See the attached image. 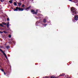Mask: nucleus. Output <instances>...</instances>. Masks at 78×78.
<instances>
[{"label":"nucleus","instance_id":"nucleus-23","mask_svg":"<svg viewBox=\"0 0 78 78\" xmlns=\"http://www.w3.org/2000/svg\"><path fill=\"white\" fill-rule=\"evenodd\" d=\"M72 0H69V1H72Z\"/></svg>","mask_w":78,"mask_h":78},{"label":"nucleus","instance_id":"nucleus-5","mask_svg":"<svg viewBox=\"0 0 78 78\" xmlns=\"http://www.w3.org/2000/svg\"><path fill=\"white\" fill-rule=\"evenodd\" d=\"M74 19L76 20H78V16L76 15L74 17Z\"/></svg>","mask_w":78,"mask_h":78},{"label":"nucleus","instance_id":"nucleus-2","mask_svg":"<svg viewBox=\"0 0 78 78\" xmlns=\"http://www.w3.org/2000/svg\"><path fill=\"white\" fill-rule=\"evenodd\" d=\"M0 51H1L2 52V53L3 55L5 56V57L6 59H8V58H7V56H6V54H5V53L4 52V51H3L2 49H0Z\"/></svg>","mask_w":78,"mask_h":78},{"label":"nucleus","instance_id":"nucleus-7","mask_svg":"<svg viewBox=\"0 0 78 78\" xmlns=\"http://www.w3.org/2000/svg\"><path fill=\"white\" fill-rule=\"evenodd\" d=\"M30 8V7H29L28 8L26 9V10H28V9H29Z\"/></svg>","mask_w":78,"mask_h":78},{"label":"nucleus","instance_id":"nucleus-17","mask_svg":"<svg viewBox=\"0 0 78 78\" xmlns=\"http://www.w3.org/2000/svg\"><path fill=\"white\" fill-rule=\"evenodd\" d=\"M22 7H23V8H24V7H25V5H23L22 6Z\"/></svg>","mask_w":78,"mask_h":78},{"label":"nucleus","instance_id":"nucleus-15","mask_svg":"<svg viewBox=\"0 0 78 78\" xmlns=\"http://www.w3.org/2000/svg\"><path fill=\"white\" fill-rule=\"evenodd\" d=\"M9 37H11V35H9Z\"/></svg>","mask_w":78,"mask_h":78},{"label":"nucleus","instance_id":"nucleus-11","mask_svg":"<svg viewBox=\"0 0 78 78\" xmlns=\"http://www.w3.org/2000/svg\"><path fill=\"white\" fill-rule=\"evenodd\" d=\"M9 3H12V1H9Z\"/></svg>","mask_w":78,"mask_h":78},{"label":"nucleus","instance_id":"nucleus-13","mask_svg":"<svg viewBox=\"0 0 78 78\" xmlns=\"http://www.w3.org/2000/svg\"><path fill=\"white\" fill-rule=\"evenodd\" d=\"M18 5L19 6H20L21 5V3H18Z\"/></svg>","mask_w":78,"mask_h":78},{"label":"nucleus","instance_id":"nucleus-16","mask_svg":"<svg viewBox=\"0 0 78 78\" xmlns=\"http://www.w3.org/2000/svg\"><path fill=\"white\" fill-rule=\"evenodd\" d=\"M7 20H8V21H9V18H8Z\"/></svg>","mask_w":78,"mask_h":78},{"label":"nucleus","instance_id":"nucleus-19","mask_svg":"<svg viewBox=\"0 0 78 78\" xmlns=\"http://www.w3.org/2000/svg\"><path fill=\"white\" fill-rule=\"evenodd\" d=\"M7 27L8 28V27H9V24H7Z\"/></svg>","mask_w":78,"mask_h":78},{"label":"nucleus","instance_id":"nucleus-6","mask_svg":"<svg viewBox=\"0 0 78 78\" xmlns=\"http://www.w3.org/2000/svg\"><path fill=\"white\" fill-rule=\"evenodd\" d=\"M76 14V11H73V15H74V14Z\"/></svg>","mask_w":78,"mask_h":78},{"label":"nucleus","instance_id":"nucleus-14","mask_svg":"<svg viewBox=\"0 0 78 78\" xmlns=\"http://www.w3.org/2000/svg\"><path fill=\"white\" fill-rule=\"evenodd\" d=\"M3 32H4V33H5V34H6V33H7V32H6L5 31H3Z\"/></svg>","mask_w":78,"mask_h":78},{"label":"nucleus","instance_id":"nucleus-18","mask_svg":"<svg viewBox=\"0 0 78 78\" xmlns=\"http://www.w3.org/2000/svg\"><path fill=\"white\" fill-rule=\"evenodd\" d=\"M3 33V32H2L1 31H0V33L2 34Z\"/></svg>","mask_w":78,"mask_h":78},{"label":"nucleus","instance_id":"nucleus-9","mask_svg":"<svg viewBox=\"0 0 78 78\" xmlns=\"http://www.w3.org/2000/svg\"><path fill=\"white\" fill-rule=\"evenodd\" d=\"M2 23L3 24V25H6V23H5L4 22H2Z\"/></svg>","mask_w":78,"mask_h":78},{"label":"nucleus","instance_id":"nucleus-10","mask_svg":"<svg viewBox=\"0 0 78 78\" xmlns=\"http://www.w3.org/2000/svg\"><path fill=\"white\" fill-rule=\"evenodd\" d=\"M14 3L15 6H16L17 5V3H16V2H14Z\"/></svg>","mask_w":78,"mask_h":78},{"label":"nucleus","instance_id":"nucleus-22","mask_svg":"<svg viewBox=\"0 0 78 78\" xmlns=\"http://www.w3.org/2000/svg\"><path fill=\"white\" fill-rule=\"evenodd\" d=\"M4 74L5 75H6V73H5L4 72Z\"/></svg>","mask_w":78,"mask_h":78},{"label":"nucleus","instance_id":"nucleus-1","mask_svg":"<svg viewBox=\"0 0 78 78\" xmlns=\"http://www.w3.org/2000/svg\"><path fill=\"white\" fill-rule=\"evenodd\" d=\"M18 9H19V11H22L23 10H24V9H23L20 8L18 7H16V9H14V11H18Z\"/></svg>","mask_w":78,"mask_h":78},{"label":"nucleus","instance_id":"nucleus-4","mask_svg":"<svg viewBox=\"0 0 78 78\" xmlns=\"http://www.w3.org/2000/svg\"><path fill=\"white\" fill-rule=\"evenodd\" d=\"M31 12H32L33 14H37V12H35V11H34V10H31Z\"/></svg>","mask_w":78,"mask_h":78},{"label":"nucleus","instance_id":"nucleus-21","mask_svg":"<svg viewBox=\"0 0 78 78\" xmlns=\"http://www.w3.org/2000/svg\"><path fill=\"white\" fill-rule=\"evenodd\" d=\"M7 24H8V25H9V22H8V23H7Z\"/></svg>","mask_w":78,"mask_h":78},{"label":"nucleus","instance_id":"nucleus-3","mask_svg":"<svg viewBox=\"0 0 78 78\" xmlns=\"http://www.w3.org/2000/svg\"><path fill=\"white\" fill-rule=\"evenodd\" d=\"M71 11H76V9L74 7H72L71 9Z\"/></svg>","mask_w":78,"mask_h":78},{"label":"nucleus","instance_id":"nucleus-20","mask_svg":"<svg viewBox=\"0 0 78 78\" xmlns=\"http://www.w3.org/2000/svg\"><path fill=\"white\" fill-rule=\"evenodd\" d=\"M2 72H4V70L3 69H2Z\"/></svg>","mask_w":78,"mask_h":78},{"label":"nucleus","instance_id":"nucleus-12","mask_svg":"<svg viewBox=\"0 0 78 78\" xmlns=\"http://www.w3.org/2000/svg\"><path fill=\"white\" fill-rule=\"evenodd\" d=\"M0 26L2 27H3V24H0Z\"/></svg>","mask_w":78,"mask_h":78},{"label":"nucleus","instance_id":"nucleus-24","mask_svg":"<svg viewBox=\"0 0 78 78\" xmlns=\"http://www.w3.org/2000/svg\"><path fill=\"white\" fill-rule=\"evenodd\" d=\"M1 2H2V1H1Z\"/></svg>","mask_w":78,"mask_h":78},{"label":"nucleus","instance_id":"nucleus-8","mask_svg":"<svg viewBox=\"0 0 78 78\" xmlns=\"http://www.w3.org/2000/svg\"><path fill=\"white\" fill-rule=\"evenodd\" d=\"M43 22H44V23H45V22H47V20H46L45 19H44L43 20Z\"/></svg>","mask_w":78,"mask_h":78}]
</instances>
